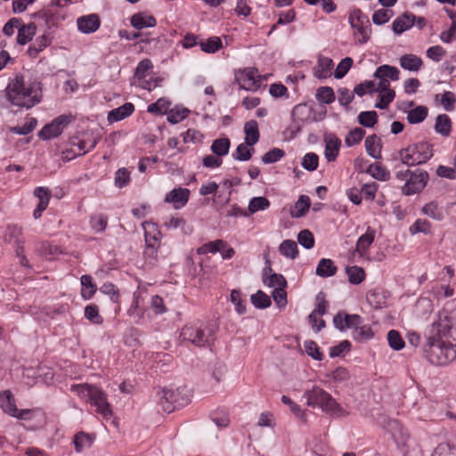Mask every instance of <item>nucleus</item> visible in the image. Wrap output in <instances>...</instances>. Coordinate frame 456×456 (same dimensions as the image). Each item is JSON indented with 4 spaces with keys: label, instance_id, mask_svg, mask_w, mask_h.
Returning <instances> with one entry per match:
<instances>
[{
    "label": "nucleus",
    "instance_id": "f257e3e1",
    "mask_svg": "<svg viewBox=\"0 0 456 456\" xmlns=\"http://www.w3.org/2000/svg\"><path fill=\"white\" fill-rule=\"evenodd\" d=\"M6 96L12 104L30 109L42 100V84L34 80L24 82L22 75H16L6 87Z\"/></svg>",
    "mask_w": 456,
    "mask_h": 456
},
{
    "label": "nucleus",
    "instance_id": "f03ea898",
    "mask_svg": "<svg viewBox=\"0 0 456 456\" xmlns=\"http://www.w3.org/2000/svg\"><path fill=\"white\" fill-rule=\"evenodd\" d=\"M183 342H188L198 347L210 346L216 340V328L200 321L184 325L180 332Z\"/></svg>",
    "mask_w": 456,
    "mask_h": 456
},
{
    "label": "nucleus",
    "instance_id": "7ed1b4c3",
    "mask_svg": "<svg viewBox=\"0 0 456 456\" xmlns=\"http://www.w3.org/2000/svg\"><path fill=\"white\" fill-rule=\"evenodd\" d=\"M423 353L430 363L445 365L456 358V346L449 341L428 336L427 343L423 346Z\"/></svg>",
    "mask_w": 456,
    "mask_h": 456
},
{
    "label": "nucleus",
    "instance_id": "20e7f679",
    "mask_svg": "<svg viewBox=\"0 0 456 456\" xmlns=\"http://www.w3.org/2000/svg\"><path fill=\"white\" fill-rule=\"evenodd\" d=\"M70 390L79 397L86 399L92 406L96 408V412L104 419H110L112 416V410L108 403L107 394L100 387L86 383L74 384Z\"/></svg>",
    "mask_w": 456,
    "mask_h": 456
},
{
    "label": "nucleus",
    "instance_id": "39448f33",
    "mask_svg": "<svg viewBox=\"0 0 456 456\" xmlns=\"http://www.w3.org/2000/svg\"><path fill=\"white\" fill-rule=\"evenodd\" d=\"M303 397L306 399L308 406L321 408L331 416H340L344 412L343 408L336 400L320 387L314 386L312 389L305 390Z\"/></svg>",
    "mask_w": 456,
    "mask_h": 456
},
{
    "label": "nucleus",
    "instance_id": "423d86ee",
    "mask_svg": "<svg viewBox=\"0 0 456 456\" xmlns=\"http://www.w3.org/2000/svg\"><path fill=\"white\" fill-rule=\"evenodd\" d=\"M433 155V145L428 142L412 143L398 151V158L402 164L408 167L424 164Z\"/></svg>",
    "mask_w": 456,
    "mask_h": 456
},
{
    "label": "nucleus",
    "instance_id": "0eeeda50",
    "mask_svg": "<svg viewBox=\"0 0 456 456\" xmlns=\"http://www.w3.org/2000/svg\"><path fill=\"white\" fill-rule=\"evenodd\" d=\"M455 327L456 314L444 310L437 314L428 336H434L437 339L452 338L456 341V338L453 336Z\"/></svg>",
    "mask_w": 456,
    "mask_h": 456
},
{
    "label": "nucleus",
    "instance_id": "6e6552de",
    "mask_svg": "<svg viewBox=\"0 0 456 456\" xmlns=\"http://www.w3.org/2000/svg\"><path fill=\"white\" fill-rule=\"evenodd\" d=\"M159 404L164 411L170 413L175 408L183 407L190 402V391L185 387L175 390L162 388L159 393Z\"/></svg>",
    "mask_w": 456,
    "mask_h": 456
},
{
    "label": "nucleus",
    "instance_id": "1a4fd4ad",
    "mask_svg": "<svg viewBox=\"0 0 456 456\" xmlns=\"http://www.w3.org/2000/svg\"><path fill=\"white\" fill-rule=\"evenodd\" d=\"M348 21L352 28L355 29L354 37H360L357 43L360 45L366 44L371 34V27L369 17L359 8H354L349 12Z\"/></svg>",
    "mask_w": 456,
    "mask_h": 456
},
{
    "label": "nucleus",
    "instance_id": "9d476101",
    "mask_svg": "<svg viewBox=\"0 0 456 456\" xmlns=\"http://www.w3.org/2000/svg\"><path fill=\"white\" fill-rule=\"evenodd\" d=\"M429 175L427 171L417 169L411 171L407 183L402 186V192L404 195H413L420 192L428 181Z\"/></svg>",
    "mask_w": 456,
    "mask_h": 456
},
{
    "label": "nucleus",
    "instance_id": "9b49d317",
    "mask_svg": "<svg viewBox=\"0 0 456 456\" xmlns=\"http://www.w3.org/2000/svg\"><path fill=\"white\" fill-rule=\"evenodd\" d=\"M235 80L241 89L247 91H256L261 86V76L255 68H248L237 72Z\"/></svg>",
    "mask_w": 456,
    "mask_h": 456
},
{
    "label": "nucleus",
    "instance_id": "f8f14e48",
    "mask_svg": "<svg viewBox=\"0 0 456 456\" xmlns=\"http://www.w3.org/2000/svg\"><path fill=\"white\" fill-rule=\"evenodd\" d=\"M0 408L4 413L19 419H26L31 413V410L17 409L14 396L8 389L0 392Z\"/></svg>",
    "mask_w": 456,
    "mask_h": 456
},
{
    "label": "nucleus",
    "instance_id": "ddd939ff",
    "mask_svg": "<svg viewBox=\"0 0 456 456\" xmlns=\"http://www.w3.org/2000/svg\"><path fill=\"white\" fill-rule=\"evenodd\" d=\"M70 117L66 115L59 116L50 124H46L39 131L38 136L42 140H50L61 134L63 128L69 123Z\"/></svg>",
    "mask_w": 456,
    "mask_h": 456
},
{
    "label": "nucleus",
    "instance_id": "4468645a",
    "mask_svg": "<svg viewBox=\"0 0 456 456\" xmlns=\"http://www.w3.org/2000/svg\"><path fill=\"white\" fill-rule=\"evenodd\" d=\"M51 4L45 9H43L34 14L35 17L44 20L45 25L48 30L56 28L60 22L64 20V16L59 11L54 9Z\"/></svg>",
    "mask_w": 456,
    "mask_h": 456
},
{
    "label": "nucleus",
    "instance_id": "2eb2a0df",
    "mask_svg": "<svg viewBox=\"0 0 456 456\" xmlns=\"http://www.w3.org/2000/svg\"><path fill=\"white\" fill-rule=\"evenodd\" d=\"M190 194L191 191L187 188H174L166 194L164 201L172 204L175 209H180L187 204Z\"/></svg>",
    "mask_w": 456,
    "mask_h": 456
},
{
    "label": "nucleus",
    "instance_id": "dca6fc26",
    "mask_svg": "<svg viewBox=\"0 0 456 456\" xmlns=\"http://www.w3.org/2000/svg\"><path fill=\"white\" fill-rule=\"evenodd\" d=\"M310 110L306 104H297L291 111L292 124L291 128L293 131H301L302 126L309 120Z\"/></svg>",
    "mask_w": 456,
    "mask_h": 456
},
{
    "label": "nucleus",
    "instance_id": "f3484780",
    "mask_svg": "<svg viewBox=\"0 0 456 456\" xmlns=\"http://www.w3.org/2000/svg\"><path fill=\"white\" fill-rule=\"evenodd\" d=\"M77 25L80 32L84 34H91L100 28L101 20L98 14L92 13L77 18Z\"/></svg>",
    "mask_w": 456,
    "mask_h": 456
},
{
    "label": "nucleus",
    "instance_id": "a211bd4d",
    "mask_svg": "<svg viewBox=\"0 0 456 456\" xmlns=\"http://www.w3.org/2000/svg\"><path fill=\"white\" fill-rule=\"evenodd\" d=\"M417 16L413 13L405 12L401 16L397 17L392 23V29L396 35H400L404 31L410 29L415 25Z\"/></svg>",
    "mask_w": 456,
    "mask_h": 456
},
{
    "label": "nucleus",
    "instance_id": "6ab92c4d",
    "mask_svg": "<svg viewBox=\"0 0 456 456\" xmlns=\"http://www.w3.org/2000/svg\"><path fill=\"white\" fill-rule=\"evenodd\" d=\"M325 158L329 162L334 161L339 152L341 141L333 134L324 136Z\"/></svg>",
    "mask_w": 456,
    "mask_h": 456
},
{
    "label": "nucleus",
    "instance_id": "aec40b11",
    "mask_svg": "<svg viewBox=\"0 0 456 456\" xmlns=\"http://www.w3.org/2000/svg\"><path fill=\"white\" fill-rule=\"evenodd\" d=\"M130 23L137 30L146 28H153L157 25V20L152 15H148L145 12H136L130 18Z\"/></svg>",
    "mask_w": 456,
    "mask_h": 456
},
{
    "label": "nucleus",
    "instance_id": "412c9836",
    "mask_svg": "<svg viewBox=\"0 0 456 456\" xmlns=\"http://www.w3.org/2000/svg\"><path fill=\"white\" fill-rule=\"evenodd\" d=\"M272 267H265L263 269L262 280L265 285L270 288H280L286 287L287 281L282 274L280 273H271Z\"/></svg>",
    "mask_w": 456,
    "mask_h": 456
},
{
    "label": "nucleus",
    "instance_id": "4be33fe9",
    "mask_svg": "<svg viewBox=\"0 0 456 456\" xmlns=\"http://www.w3.org/2000/svg\"><path fill=\"white\" fill-rule=\"evenodd\" d=\"M376 231L371 227H368L366 232L359 237L356 242V251L361 256L367 255L368 249L373 243Z\"/></svg>",
    "mask_w": 456,
    "mask_h": 456
},
{
    "label": "nucleus",
    "instance_id": "5701e85b",
    "mask_svg": "<svg viewBox=\"0 0 456 456\" xmlns=\"http://www.w3.org/2000/svg\"><path fill=\"white\" fill-rule=\"evenodd\" d=\"M134 111V106L131 102H126L123 105L111 110L108 113V121L110 123L121 121L129 117Z\"/></svg>",
    "mask_w": 456,
    "mask_h": 456
},
{
    "label": "nucleus",
    "instance_id": "b1692460",
    "mask_svg": "<svg viewBox=\"0 0 456 456\" xmlns=\"http://www.w3.org/2000/svg\"><path fill=\"white\" fill-rule=\"evenodd\" d=\"M365 149L368 155L372 159H381L382 141L377 134L367 136L365 139Z\"/></svg>",
    "mask_w": 456,
    "mask_h": 456
},
{
    "label": "nucleus",
    "instance_id": "393cba45",
    "mask_svg": "<svg viewBox=\"0 0 456 456\" xmlns=\"http://www.w3.org/2000/svg\"><path fill=\"white\" fill-rule=\"evenodd\" d=\"M52 43L49 35L44 34L37 37L35 41L28 46V54L30 58H37L38 54L45 50Z\"/></svg>",
    "mask_w": 456,
    "mask_h": 456
},
{
    "label": "nucleus",
    "instance_id": "a878e982",
    "mask_svg": "<svg viewBox=\"0 0 456 456\" xmlns=\"http://www.w3.org/2000/svg\"><path fill=\"white\" fill-rule=\"evenodd\" d=\"M163 225L168 230L180 229L182 233L185 235L191 234L192 232L191 226L187 224V222L184 218L178 216H170L164 222Z\"/></svg>",
    "mask_w": 456,
    "mask_h": 456
},
{
    "label": "nucleus",
    "instance_id": "bb28decb",
    "mask_svg": "<svg viewBox=\"0 0 456 456\" xmlns=\"http://www.w3.org/2000/svg\"><path fill=\"white\" fill-rule=\"evenodd\" d=\"M37 33V25L34 22L28 24H23L18 28L17 44L24 45L32 40L33 37Z\"/></svg>",
    "mask_w": 456,
    "mask_h": 456
},
{
    "label": "nucleus",
    "instance_id": "cd10ccee",
    "mask_svg": "<svg viewBox=\"0 0 456 456\" xmlns=\"http://www.w3.org/2000/svg\"><path fill=\"white\" fill-rule=\"evenodd\" d=\"M244 132H245V142L247 145L252 147L255 145L259 140V129L258 124L256 120L252 119L245 123L244 125Z\"/></svg>",
    "mask_w": 456,
    "mask_h": 456
},
{
    "label": "nucleus",
    "instance_id": "c85d7f7f",
    "mask_svg": "<svg viewBox=\"0 0 456 456\" xmlns=\"http://www.w3.org/2000/svg\"><path fill=\"white\" fill-rule=\"evenodd\" d=\"M338 271L337 266L334 262L330 258H322L319 261V264L316 267L315 273L316 275L328 278L334 276Z\"/></svg>",
    "mask_w": 456,
    "mask_h": 456
},
{
    "label": "nucleus",
    "instance_id": "c756f323",
    "mask_svg": "<svg viewBox=\"0 0 456 456\" xmlns=\"http://www.w3.org/2000/svg\"><path fill=\"white\" fill-rule=\"evenodd\" d=\"M317 305L316 308L309 314V322L313 329L316 326V315H323L326 314L328 303L325 300V295L323 292H319L316 296Z\"/></svg>",
    "mask_w": 456,
    "mask_h": 456
},
{
    "label": "nucleus",
    "instance_id": "7c9ffc66",
    "mask_svg": "<svg viewBox=\"0 0 456 456\" xmlns=\"http://www.w3.org/2000/svg\"><path fill=\"white\" fill-rule=\"evenodd\" d=\"M423 64L421 58L415 54H404L400 58V66L410 71H418Z\"/></svg>",
    "mask_w": 456,
    "mask_h": 456
},
{
    "label": "nucleus",
    "instance_id": "2f4dec72",
    "mask_svg": "<svg viewBox=\"0 0 456 456\" xmlns=\"http://www.w3.org/2000/svg\"><path fill=\"white\" fill-rule=\"evenodd\" d=\"M400 71L396 67L390 66L387 64L381 65L377 68L376 71L373 74V77L376 78H389L393 81L399 80Z\"/></svg>",
    "mask_w": 456,
    "mask_h": 456
},
{
    "label": "nucleus",
    "instance_id": "473e14b6",
    "mask_svg": "<svg viewBox=\"0 0 456 456\" xmlns=\"http://www.w3.org/2000/svg\"><path fill=\"white\" fill-rule=\"evenodd\" d=\"M428 115V109L427 106L419 105L407 113V121L411 124H419L423 122Z\"/></svg>",
    "mask_w": 456,
    "mask_h": 456
},
{
    "label": "nucleus",
    "instance_id": "72a5a7b5",
    "mask_svg": "<svg viewBox=\"0 0 456 456\" xmlns=\"http://www.w3.org/2000/svg\"><path fill=\"white\" fill-rule=\"evenodd\" d=\"M435 131L442 136H449L452 130V121L448 115L440 114L436 117Z\"/></svg>",
    "mask_w": 456,
    "mask_h": 456
},
{
    "label": "nucleus",
    "instance_id": "f704fd0d",
    "mask_svg": "<svg viewBox=\"0 0 456 456\" xmlns=\"http://www.w3.org/2000/svg\"><path fill=\"white\" fill-rule=\"evenodd\" d=\"M227 246V242L223 240H216L213 241L207 242L201 245L197 248V253L199 255L205 254H216L217 252H222V250Z\"/></svg>",
    "mask_w": 456,
    "mask_h": 456
},
{
    "label": "nucleus",
    "instance_id": "c9c22d12",
    "mask_svg": "<svg viewBox=\"0 0 456 456\" xmlns=\"http://www.w3.org/2000/svg\"><path fill=\"white\" fill-rule=\"evenodd\" d=\"M82 289H81V297L84 299H90L96 292L97 287L93 282V279L89 274H84L80 278Z\"/></svg>",
    "mask_w": 456,
    "mask_h": 456
},
{
    "label": "nucleus",
    "instance_id": "e433bc0d",
    "mask_svg": "<svg viewBox=\"0 0 456 456\" xmlns=\"http://www.w3.org/2000/svg\"><path fill=\"white\" fill-rule=\"evenodd\" d=\"M279 251L281 255L290 259H295L298 255L297 245L292 240H283L279 247Z\"/></svg>",
    "mask_w": 456,
    "mask_h": 456
},
{
    "label": "nucleus",
    "instance_id": "4c0bfd02",
    "mask_svg": "<svg viewBox=\"0 0 456 456\" xmlns=\"http://www.w3.org/2000/svg\"><path fill=\"white\" fill-rule=\"evenodd\" d=\"M311 205V200L308 196L301 195L299 196L297 201L295 204L294 210L291 211V216L293 217H302L306 212L309 210Z\"/></svg>",
    "mask_w": 456,
    "mask_h": 456
},
{
    "label": "nucleus",
    "instance_id": "58836bf2",
    "mask_svg": "<svg viewBox=\"0 0 456 456\" xmlns=\"http://www.w3.org/2000/svg\"><path fill=\"white\" fill-rule=\"evenodd\" d=\"M333 61L329 57L321 56L318 59V70L315 72L317 77H327L330 76L333 69Z\"/></svg>",
    "mask_w": 456,
    "mask_h": 456
},
{
    "label": "nucleus",
    "instance_id": "ea45409f",
    "mask_svg": "<svg viewBox=\"0 0 456 456\" xmlns=\"http://www.w3.org/2000/svg\"><path fill=\"white\" fill-rule=\"evenodd\" d=\"M315 98L320 104H330L336 99L334 90L330 86L319 87Z\"/></svg>",
    "mask_w": 456,
    "mask_h": 456
},
{
    "label": "nucleus",
    "instance_id": "a19ab883",
    "mask_svg": "<svg viewBox=\"0 0 456 456\" xmlns=\"http://www.w3.org/2000/svg\"><path fill=\"white\" fill-rule=\"evenodd\" d=\"M231 142L229 138H218L213 141L211 151L218 157H223L228 154Z\"/></svg>",
    "mask_w": 456,
    "mask_h": 456
},
{
    "label": "nucleus",
    "instance_id": "79ce46f5",
    "mask_svg": "<svg viewBox=\"0 0 456 456\" xmlns=\"http://www.w3.org/2000/svg\"><path fill=\"white\" fill-rule=\"evenodd\" d=\"M367 173H369L373 178L379 181H387L390 178L389 171H387L380 163L377 162L369 166Z\"/></svg>",
    "mask_w": 456,
    "mask_h": 456
},
{
    "label": "nucleus",
    "instance_id": "37998d69",
    "mask_svg": "<svg viewBox=\"0 0 456 456\" xmlns=\"http://www.w3.org/2000/svg\"><path fill=\"white\" fill-rule=\"evenodd\" d=\"M271 203L265 197H254L249 200L248 210L250 215L261 210H265L270 207Z\"/></svg>",
    "mask_w": 456,
    "mask_h": 456
},
{
    "label": "nucleus",
    "instance_id": "c03bdc74",
    "mask_svg": "<svg viewBox=\"0 0 456 456\" xmlns=\"http://www.w3.org/2000/svg\"><path fill=\"white\" fill-rule=\"evenodd\" d=\"M200 46L201 51L207 53H216L222 48V40L218 37H211L205 41H200Z\"/></svg>",
    "mask_w": 456,
    "mask_h": 456
},
{
    "label": "nucleus",
    "instance_id": "a18cd8bd",
    "mask_svg": "<svg viewBox=\"0 0 456 456\" xmlns=\"http://www.w3.org/2000/svg\"><path fill=\"white\" fill-rule=\"evenodd\" d=\"M421 211L424 215L433 218L434 220L441 221L444 219L443 210L435 201H431L424 205Z\"/></svg>",
    "mask_w": 456,
    "mask_h": 456
},
{
    "label": "nucleus",
    "instance_id": "49530a36",
    "mask_svg": "<svg viewBox=\"0 0 456 456\" xmlns=\"http://www.w3.org/2000/svg\"><path fill=\"white\" fill-rule=\"evenodd\" d=\"M346 272L348 276V281L352 284H360L365 279L364 270L357 265L346 267Z\"/></svg>",
    "mask_w": 456,
    "mask_h": 456
},
{
    "label": "nucleus",
    "instance_id": "de8ad7c7",
    "mask_svg": "<svg viewBox=\"0 0 456 456\" xmlns=\"http://www.w3.org/2000/svg\"><path fill=\"white\" fill-rule=\"evenodd\" d=\"M353 338L358 342H363L371 339L374 333L369 325H362V323L353 331Z\"/></svg>",
    "mask_w": 456,
    "mask_h": 456
},
{
    "label": "nucleus",
    "instance_id": "09e8293b",
    "mask_svg": "<svg viewBox=\"0 0 456 456\" xmlns=\"http://www.w3.org/2000/svg\"><path fill=\"white\" fill-rule=\"evenodd\" d=\"M250 300L252 305L258 309L267 308L272 304L270 297L262 290L251 295Z\"/></svg>",
    "mask_w": 456,
    "mask_h": 456
},
{
    "label": "nucleus",
    "instance_id": "8fccbe9b",
    "mask_svg": "<svg viewBox=\"0 0 456 456\" xmlns=\"http://www.w3.org/2000/svg\"><path fill=\"white\" fill-rule=\"evenodd\" d=\"M360 125L365 127H373L378 122V114L375 110L362 111L357 117Z\"/></svg>",
    "mask_w": 456,
    "mask_h": 456
},
{
    "label": "nucleus",
    "instance_id": "3c124183",
    "mask_svg": "<svg viewBox=\"0 0 456 456\" xmlns=\"http://www.w3.org/2000/svg\"><path fill=\"white\" fill-rule=\"evenodd\" d=\"M93 439L89 434L79 432L74 436V445L77 452H82L85 448L91 446Z\"/></svg>",
    "mask_w": 456,
    "mask_h": 456
},
{
    "label": "nucleus",
    "instance_id": "603ef678",
    "mask_svg": "<svg viewBox=\"0 0 456 456\" xmlns=\"http://www.w3.org/2000/svg\"><path fill=\"white\" fill-rule=\"evenodd\" d=\"M170 105V101L166 98H159L148 106L147 111L154 114H165L167 112Z\"/></svg>",
    "mask_w": 456,
    "mask_h": 456
},
{
    "label": "nucleus",
    "instance_id": "864d4df0",
    "mask_svg": "<svg viewBox=\"0 0 456 456\" xmlns=\"http://www.w3.org/2000/svg\"><path fill=\"white\" fill-rule=\"evenodd\" d=\"M248 146L246 142L239 144L236 151L232 153V158L239 161L249 160L254 153V148L248 149Z\"/></svg>",
    "mask_w": 456,
    "mask_h": 456
},
{
    "label": "nucleus",
    "instance_id": "5fc2aeb1",
    "mask_svg": "<svg viewBox=\"0 0 456 456\" xmlns=\"http://www.w3.org/2000/svg\"><path fill=\"white\" fill-rule=\"evenodd\" d=\"M231 301L235 306V310L239 314H244L247 311L246 299L242 297L240 290L232 289L231 292Z\"/></svg>",
    "mask_w": 456,
    "mask_h": 456
},
{
    "label": "nucleus",
    "instance_id": "6e6d98bb",
    "mask_svg": "<svg viewBox=\"0 0 456 456\" xmlns=\"http://www.w3.org/2000/svg\"><path fill=\"white\" fill-rule=\"evenodd\" d=\"M411 235L419 232L428 234L431 232V224L426 219H417L409 229Z\"/></svg>",
    "mask_w": 456,
    "mask_h": 456
},
{
    "label": "nucleus",
    "instance_id": "4d7b16f0",
    "mask_svg": "<svg viewBox=\"0 0 456 456\" xmlns=\"http://www.w3.org/2000/svg\"><path fill=\"white\" fill-rule=\"evenodd\" d=\"M22 229L18 225H9L4 232V240L9 243H17L23 239H21Z\"/></svg>",
    "mask_w": 456,
    "mask_h": 456
},
{
    "label": "nucleus",
    "instance_id": "13d9d810",
    "mask_svg": "<svg viewBox=\"0 0 456 456\" xmlns=\"http://www.w3.org/2000/svg\"><path fill=\"white\" fill-rule=\"evenodd\" d=\"M210 418L218 428H226L230 423L228 413L224 410L212 411Z\"/></svg>",
    "mask_w": 456,
    "mask_h": 456
},
{
    "label": "nucleus",
    "instance_id": "bf43d9fd",
    "mask_svg": "<svg viewBox=\"0 0 456 456\" xmlns=\"http://www.w3.org/2000/svg\"><path fill=\"white\" fill-rule=\"evenodd\" d=\"M37 124V119L35 118H31L23 126H12V127H10L9 130H10V132L16 134L27 135V134H30L36 128Z\"/></svg>",
    "mask_w": 456,
    "mask_h": 456
},
{
    "label": "nucleus",
    "instance_id": "052dcab7",
    "mask_svg": "<svg viewBox=\"0 0 456 456\" xmlns=\"http://www.w3.org/2000/svg\"><path fill=\"white\" fill-rule=\"evenodd\" d=\"M281 402L289 406V409L291 411V412L296 416L297 417L298 419H300L302 421L305 422L306 421V413L304 410L301 409V407L299 405H297L295 402H293L289 397L286 396V395H282L281 396Z\"/></svg>",
    "mask_w": 456,
    "mask_h": 456
},
{
    "label": "nucleus",
    "instance_id": "680f3d73",
    "mask_svg": "<svg viewBox=\"0 0 456 456\" xmlns=\"http://www.w3.org/2000/svg\"><path fill=\"white\" fill-rule=\"evenodd\" d=\"M365 135V131L361 127H355L351 130L346 137L345 142L346 146L352 147L358 144Z\"/></svg>",
    "mask_w": 456,
    "mask_h": 456
},
{
    "label": "nucleus",
    "instance_id": "e2e57ef3",
    "mask_svg": "<svg viewBox=\"0 0 456 456\" xmlns=\"http://www.w3.org/2000/svg\"><path fill=\"white\" fill-rule=\"evenodd\" d=\"M85 317L94 324H102L103 322L96 305H88L85 307Z\"/></svg>",
    "mask_w": 456,
    "mask_h": 456
},
{
    "label": "nucleus",
    "instance_id": "0e129e2a",
    "mask_svg": "<svg viewBox=\"0 0 456 456\" xmlns=\"http://www.w3.org/2000/svg\"><path fill=\"white\" fill-rule=\"evenodd\" d=\"M353 63H354V61L351 57H346V58L342 59L340 61V62L338 63L337 69H335V72H334L335 78H337V79L343 78L346 75V73L349 71V69H351Z\"/></svg>",
    "mask_w": 456,
    "mask_h": 456
},
{
    "label": "nucleus",
    "instance_id": "69168bd1",
    "mask_svg": "<svg viewBox=\"0 0 456 456\" xmlns=\"http://www.w3.org/2000/svg\"><path fill=\"white\" fill-rule=\"evenodd\" d=\"M189 113V110L186 108H178L175 107L167 114V121L171 124H177L183 120Z\"/></svg>",
    "mask_w": 456,
    "mask_h": 456
},
{
    "label": "nucleus",
    "instance_id": "338daca9",
    "mask_svg": "<svg viewBox=\"0 0 456 456\" xmlns=\"http://www.w3.org/2000/svg\"><path fill=\"white\" fill-rule=\"evenodd\" d=\"M389 346L395 351H399L404 347V341L397 330H391L387 334Z\"/></svg>",
    "mask_w": 456,
    "mask_h": 456
},
{
    "label": "nucleus",
    "instance_id": "774afa93",
    "mask_svg": "<svg viewBox=\"0 0 456 456\" xmlns=\"http://www.w3.org/2000/svg\"><path fill=\"white\" fill-rule=\"evenodd\" d=\"M319 157L314 152L306 153L302 159L301 165L307 171H314L318 167Z\"/></svg>",
    "mask_w": 456,
    "mask_h": 456
}]
</instances>
